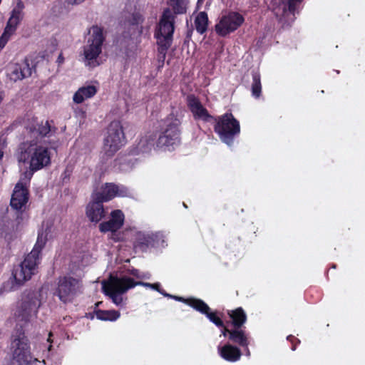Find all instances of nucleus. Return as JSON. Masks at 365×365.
I'll use <instances>...</instances> for the list:
<instances>
[{"instance_id": "nucleus-33", "label": "nucleus", "mask_w": 365, "mask_h": 365, "mask_svg": "<svg viewBox=\"0 0 365 365\" xmlns=\"http://www.w3.org/2000/svg\"><path fill=\"white\" fill-rule=\"evenodd\" d=\"M128 274L135 277L137 279H140V276H141L142 272H140L137 269H131L128 270Z\"/></svg>"}, {"instance_id": "nucleus-8", "label": "nucleus", "mask_w": 365, "mask_h": 365, "mask_svg": "<svg viewBox=\"0 0 365 365\" xmlns=\"http://www.w3.org/2000/svg\"><path fill=\"white\" fill-rule=\"evenodd\" d=\"M215 131L219 135L222 142L231 145L234 138L240 133L239 121L232 113H225L219 116L217 119H215Z\"/></svg>"}, {"instance_id": "nucleus-46", "label": "nucleus", "mask_w": 365, "mask_h": 365, "mask_svg": "<svg viewBox=\"0 0 365 365\" xmlns=\"http://www.w3.org/2000/svg\"><path fill=\"white\" fill-rule=\"evenodd\" d=\"M204 0H198L197 1V4H202Z\"/></svg>"}, {"instance_id": "nucleus-34", "label": "nucleus", "mask_w": 365, "mask_h": 365, "mask_svg": "<svg viewBox=\"0 0 365 365\" xmlns=\"http://www.w3.org/2000/svg\"><path fill=\"white\" fill-rule=\"evenodd\" d=\"M170 298H173V299H175V300L177 301H180V302H187L190 306V301L191 300H193L194 299H183L182 297H178V296H173L172 295V297Z\"/></svg>"}, {"instance_id": "nucleus-21", "label": "nucleus", "mask_w": 365, "mask_h": 365, "mask_svg": "<svg viewBox=\"0 0 365 365\" xmlns=\"http://www.w3.org/2000/svg\"><path fill=\"white\" fill-rule=\"evenodd\" d=\"M190 307H193L200 313L205 314L210 322L218 327H223V322L216 315L215 312H210V308L201 299H193L190 301Z\"/></svg>"}, {"instance_id": "nucleus-10", "label": "nucleus", "mask_w": 365, "mask_h": 365, "mask_svg": "<svg viewBox=\"0 0 365 365\" xmlns=\"http://www.w3.org/2000/svg\"><path fill=\"white\" fill-rule=\"evenodd\" d=\"M165 128L160 135L157 146L159 148H170L180 142V120L174 115H169L164 121Z\"/></svg>"}, {"instance_id": "nucleus-18", "label": "nucleus", "mask_w": 365, "mask_h": 365, "mask_svg": "<svg viewBox=\"0 0 365 365\" xmlns=\"http://www.w3.org/2000/svg\"><path fill=\"white\" fill-rule=\"evenodd\" d=\"M32 68L27 60L17 63L10 64L7 70V76L14 82L21 81L31 75Z\"/></svg>"}, {"instance_id": "nucleus-40", "label": "nucleus", "mask_w": 365, "mask_h": 365, "mask_svg": "<svg viewBox=\"0 0 365 365\" xmlns=\"http://www.w3.org/2000/svg\"><path fill=\"white\" fill-rule=\"evenodd\" d=\"M64 61V58L63 56V55L61 53L59 54L58 58H57V62L61 64V63H63Z\"/></svg>"}, {"instance_id": "nucleus-5", "label": "nucleus", "mask_w": 365, "mask_h": 365, "mask_svg": "<svg viewBox=\"0 0 365 365\" xmlns=\"http://www.w3.org/2000/svg\"><path fill=\"white\" fill-rule=\"evenodd\" d=\"M104 41L103 29L98 26H92L89 31V37L83 48L82 61L86 66L95 68L101 64L99 56Z\"/></svg>"}, {"instance_id": "nucleus-14", "label": "nucleus", "mask_w": 365, "mask_h": 365, "mask_svg": "<svg viewBox=\"0 0 365 365\" xmlns=\"http://www.w3.org/2000/svg\"><path fill=\"white\" fill-rule=\"evenodd\" d=\"M81 282L71 276L60 277L56 294L63 303L70 302L80 291Z\"/></svg>"}, {"instance_id": "nucleus-19", "label": "nucleus", "mask_w": 365, "mask_h": 365, "mask_svg": "<svg viewBox=\"0 0 365 365\" xmlns=\"http://www.w3.org/2000/svg\"><path fill=\"white\" fill-rule=\"evenodd\" d=\"M187 103L195 120L210 122L214 119V118L209 114L207 110L202 106L200 100L194 95L187 96Z\"/></svg>"}, {"instance_id": "nucleus-29", "label": "nucleus", "mask_w": 365, "mask_h": 365, "mask_svg": "<svg viewBox=\"0 0 365 365\" xmlns=\"http://www.w3.org/2000/svg\"><path fill=\"white\" fill-rule=\"evenodd\" d=\"M262 85L260 75L258 72H252V93L255 98H259L261 94Z\"/></svg>"}, {"instance_id": "nucleus-39", "label": "nucleus", "mask_w": 365, "mask_h": 365, "mask_svg": "<svg viewBox=\"0 0 365 365\" xmlns=\"http://www.w3.org/2000/svg\"><path fill=\"white\" fill-rule=\"evenodd\" d=\"M222 327H223V329H222V335H223V336H226V335H227V334H228L230 335V331L231 330H230V329H227V328L224 327V326H223Z\"/></svg>"}, {"instance_id": "nucleus-36", "label": "nucleus", "mask_w": 365, "mask_h": 365, "mask_svg": "<svg viewBox=\"0 0 365 365\" xmlns=\"http://www.w3.org/2000/svg\"><path fill=\"white\" fill-rule=\"evenodd\" d=\"M150 274L148 272H146V273L142 272L141 276H140V279H150Z\"/></svg>"}, {"instance_id": "nucleus-47", "label": "nucleus", "mask_w": 365, "mask_h": 365, "mask_svg": "<svg viewBox=\"0 0 365 365\" xmlns=\"http://www.w3.org/2000/svg\"><path fill=\"white\" fill-rule=\"evenodd\" d=\"M183 205L185 207H187V205L185 203H183Z\"/></svg>"}, {"instance_id": "nucleus-30", "label": "nucleus", "mask_w": 365, "mask_h": 365, "mask_svg": "<svg viewBox=\"0 0 365 365\" xmlns=\"http://www.w3.org/2000/svg\"><path fill=\"white\" fill-rule=\"evenodd\" d=\"M168 3L173 9L175 14H183L186 12L188 0H169Z\"/></svg>"}, {"instance_id": "nucleus-1", "label": "nucleus", "mask_w": 365, "mask_h": 365, "mask_svg": "<svg viewBox=\"0 0 365 365\" xmlns=\"http://www.w3.org/2000/svg\"><path fill=\"white\" fill-rule=\"evenodd\" d=\"M54 133L55 129L53 130L48 121H46L37 128H29L28 139L19 145V161L29 163L30 170L24 173L27 181L31 180L34 172L50 165V142L45 138L51 137Z\"/></svg>"}, {"instance_id": "nucleus-9", "label": "nucleus", "mask_w": 365, "mask_h": 365, "mask_svg": "<svg viewBox=\"0 0 365 365\" xmlns=\"http://www.w3.org/2000/svg\"><path fill=\"white\" fill-rule=\"evenodd\" d=\"M125 144L123 127L119 121H113L108 128L104 139L103 151L108 156H113Z\"/></svg>"}, {"instance_id": "nucleus-23", "label": "nucleus", "mask_w": 365, "mask_h": 365, "mask_svg": "<svg viewBox=\"0 0 365 365\" xmlns=\"http://www.w3.org/2000/svg\"><path fill=\"white\" fill-rule=\"evenodd\" d=\"M103 202L94 200L90 202L86 208V215L93 222H98L105 216Z\"/></svg>"}, {"instance_id": "nucleus-27", "label": "nucleus", "mask_w": 365, "mask_h": 365, "mask_svg": "<svg viewBox=\"0 0 365 365\" xmlns=\"http://www.w3.org/2000/svg\"><path fill=\"white\" fill-rule=\"evenodd\" d=\"M154 145V140L150 137L145 136L142 138L138 143L137 149L138 153L150 152Z\"/></svg>"}, {"instance_id": "nucleus-25", "label": "nucleus", "mask_w": 365, "mask_h": 365, "mask_svg": "<svg viewBox=\"0 0 365 365\" xmlns=\"http://www.w3.org/2000/svg\"><path fill=\"white\" fill-rule=\"evenodd\" d=\"M97 92V88L94 86H83L74 93L73 101L74 103L79 104L83 103L86 99L93 97Z\"/></svg>"}, {"instance_id": "nucleus-31", "label": "nucleus", "mask_w": 365, "mask_h": 365, "mask_svg": "<svg viewBox=\"0 0 365 365\" xmlns=\"http://www.w3.org/2000/svg\"><path fill=\"white\" fill-rule=\"evenodd\" d=\"M143 17L139 12H134L128 19V24L132 26H138L142 24Z\"/></svg>"}, {"instance_id": "nucleus-38", "label": "nucleus", "mask_w": 365, "mask_h": 365, "mask_svg": "<svg viewBox=\"0 0 365 365\" xmlns=\"http://www.w3.org/2000/svg\"><path fill=\"white\" fill-rule=\"evenodd\" d=\"M158 292H160L161 294H163L165 297H171L172 295L170 294L166 293L165 291L160 289V288L158 289Z\"/></svg>"}, {"instance_id": "nucleus-11", "label": "nucleus", "mask_w": 365, "mask_h": 365, "mask_svg": "<svg viewBox=\"0 0 365 365\" xmlns=\"http://www.w3.org/2000/svg\"><path fill=\"white\" fill-rule=\"evenodd\" d=\"M230 317L232 319L234 329L230 331L229 339L233 343L237 344L242 347H247L250 344V335L241 329V327L245 323L247 317L242 308H237L232 312Z\"/></svg>"}, {"instance_id": "nucleus-44", "label": "nucleus", "mask_w": 365, "mask_h": 365, "mask_svg": "<svg viewBox=\"0 0 365 365\" xmlns=\"http://www.w3.org/2000/svg\"><path fill=\"white\" fill-rule=\"evenodd\" d=\"M3 154H4L3 151L1 150V149H0V159L2 158Z\"/></svg>"}, {"instance_id": "nucleus-17", "label": "nucleus", "mask_w": 365, "mask_h": 365, "mask_svg": "<svg viewBox=\"0 0 365 365\" xmlns=\"http://www.w3.org/2000/svg\"><path fill=\"white\" fill-rule=\"evenodd\" d=\"M28 182L24 176L15 185L10 202L11 207L14 210L22 211L25 209L29 200V192L26 187Z\"/></svg>"}, {"instance_id": "nucleus-32", "label": "nucleus", "mask_w": 365, "mask_h": 365, "mask_svg": "<svg viewBox=\"0 0 365 365\" xmlns=\"http://www.w3.org/2000/svg\"><path fill=\"white\" fill-rule=\"evenodd\" d=\"M134 284H136V286L137 285H142V286L145 287H149V288L153 289H155L156 291H158V289L160 288V284L159 283L150 284V283H148V282H135L134 281Z\"/></svg>"}, {"instance_id": "nucleus-24", "label": "nucleus", "mask_w": 365, "mask_h": 365, "mask_svg": "<svg viewBox=\"0 0 365 365\" xmlns=\"http://www.w3.org/2000/svg\"><path fill=\"white\" fill-rule=\"evenodd\" d=\"M217 349L220 356L225 361L230 362L239 361L242 356L240 349L230 344H225L222 346H218Z\"/></svg>"}, {"instance_id": "nucleus-7", "label": "nucleus", "mask_w": 365, "mask_h": 365, "mask_svg": "<svg viewBox=\"0 0 365 365\" xmlns=\"http://www.w3.org/2000/svg\"><path fill=\"white\" fill-rule=\"evenodd\" d=\"M11 351L13 360L19 365H31L38 361L31 353L29 339L23 330H17L16 335L13 336Z\"/></svg>"}, {"instance_id": "nucleus-3", "label": "nucleus", "mask_w": 365, "mask_h": 365, "mask_svg": "<svg viewBox=\"0 0 365 365\" xmlns=\"http://www.w3.org/2000/svg\"><path fill=\"white\" fill-rule=\"evenodd\" d=\"M175 18V14L170 9H165L155 33L158 44V58L163 61H164L167 51L173 42Z\"/></svg>"}, {"instance_id": "nucleus-13", "label": "nucleus", "mask_w": 365, "mask_h": 365, "mask_svg": "<svg viewBox=\"0 0 365 365\" xmlns=\"http://www.w3.org/2000/svg\"><path fill=\"white\" fill-rule=\"evenodd\" d=\"M245 19L242 14L236 11H230L225 14L215 25V31L220 36H226L236 31L244 22Z\"/></svg>"}, {"instance_id": "nucleus-35", "label": "nucleus", "mask_w": 365, "mask_h": 365, "mask_svg": "<svg viewBox=\"0 0 365 365\" xmlns=\"http://www.w3.org/2000/svg\"><path fill=\"white\" fill-rule=\"evenodd\" d=\"M23 7H24L23 4L20 2V3L18 4L17 7L15 8L12 11V12H13L14 10H19L20 11V13H21V19H22V16H22V12H21V10L23 9Z\"/></svg>"}, {"instance_id": "nucleus-22", "label": "nucleus", "mask_w": 365, "mask_h": 365, "mask_svg": "<svg viewBox=\"0 0 365 365\" xmlns=\"http://www.w3.org/2000/svg\"><path fill=\"white\" fill-rule=\"evenodd\" d=\"M21 21V13L19 10H14L7 22L4 32L0 37V48H3L8 42L11 34L15 31L16 26Z\"/></svg>"}, {"instance_id": "nucleus-12", "label": "nucleus", "mask_w": 365, "mask_h": 365, "mask_svg": "<svg viewBox=\"0 0 365 365\" xmlns=\"http://www.w3.org/2000/svg\"><path fill=\"white\" fill-rule=\"evenodd\" d=\"M302 0H272V10L283 26H289L295 19L296 6Z\"/></svg>"}, {"instance_id": "nucleus-4", "label": "nucleus", "mask_w": 365, "mask_h": 365, "mask_svg": "<svg viewBox=\"0 0 365 365\" xmlns=\"http://www.w3.org/2000/svg\"><path fill=\"white\" fill-rule=\"evenodd\" d=\"M40 306L41 300L37 292H25L14 313L16 325L22 329L32 322L36 317Z\"/></svg>"}, {"instance_id": "nucleus-45", "label": "nucleus", "mask_w": 365, "mask_h": 365, "mask_svg": "<svg viewBox=\"0 0 365 365\" xmlns=\"http://www.w3.org/2000/svg\"><path fill=\"white\" fill-rule=\"evenodd\" d=\"M296 349V344L293 345L292 347V350L294 351Z\"/></svg>"}, {"instance_id": "nucleus-42", "label": "nucleus", "mask_w": 365, "mask_h": 365, "mask_svg": "<svg viewBox=\"0 0 365 365\" xmlns=\"http://www.w3.org/2000/svg\"><path fill=\"white\" fill-rule=\"evenodd\" d=\"M287 339V340L290 341L292 343H293L292 339H295L292 335L288 336Z\"/></svg>"}, {"instance_id": "nucleus-6", "label": "nucleus", "mask_w": 365, "mask_h": 365, "mask_svg": "<svg viewBox=\"0 0 365 365\" xmlns=\"http://www.w3.org/2000/svg\"><path fill=\"white\" fill-rule=\"evenodd\" d=\"M135 286L133 279L126 274L119 277L110 275L108 282H102L103 293L108 296L117 306L123 304V294Z\"/></svg>"}, {"instance_id": "nucleus-37", "label": "nucleus", "mask_w": 365, "mask_h": 365, "mask_svg": "<svg viewBox=\"0 0 365 365\" xmlns=\"http://www.w3.org/2000/svg\"><path fill=\"white\" fill-rule=\"evenodd\" d=\"M51 336H52V333H51V332H50V333H49V335H48V339H47L48 342H49V343H50V344H49V345L48 346V347H47V351H48V352L51 350V346H51V343L52 342V341H51Z\"/></svg>"}, {"instance_id": "nucleus-43", "label": "nucleus", "mask_w": 365, "mask_h": 365, "mask_svg": "<svg viewBox=\"0 0 365 365\" xmlns=\"http://www.w3.org/2000/svg\"><path fill=\"white\" fill-rule=\"evenodd\" d=\"M245 351H246V355L249 356L250 355V350L248 349V346L245 347Z\"/></svg>"}, {"instance_id": "nucleus-16", "label": "nucleus", "mask_w": 365, "mask_h": 365, "mask_svg": "<svg viewBox=\"0 0 365 365\" xmlns=\"http://www.w3.org/2000/svg\"><path fill=\"white\" fill-rule=\"evenodd\" d=\"M130 194L129 190L123 185L106 183L102 186L101 192H96L92 195V199L103 202H108L115 197H129Z\"/></svg>"}, {"instance_id": "nucleus-20", "label": "nucleus", "mask_w": 365, "mask_h": 365, "mask_svg": "<svg viewBox=\"0 0 365 365\" xmlns=\"http://www.w3.org/2000/svg\"><path fill=\"white\" fill-rule=\"evenodd\" d=\"M125 215L120 210H115L111 212L109 220L101 222L99 225V230L101 232H115L122 227L124 223Z\"/></svg>"}, {"instance_id": "nucleus-41", "label": "nucleus", "mask_w": 365, "mask_h": 365, "mask_svg": "<svg viewBox=\"0 0 365 365\" xmlns=\"http://www.w3.org/2000/svg\"><path fill=\"white\" fill-rule=\"evenodd\" d=\"M84 0H73V1H71V3L72 4H81V2H83Z\"/></svg>"}, {"instance_id": "nucleus-28", "label": "nucleus", "mask_w": 365, "mask_h": 365, "mask_svg": "<svg viewBox=\"0 0 365 365\" xmlns=\"http://www.w3.org/2000/svg\"><path fill=\"white\" fill-rule=\"evenodd\" d=\"M120 312L115 310L98 311L97 319L103 321H115L120 317Z\"/></svg>"}, {"instance_id": "nucleus-15", "label": "nucleus", "mask_w": 365, "mask_h": 365, "mask_svg": "<svg viewBox=\"0 0 365 365\" xmlns=\"http://www.w3.org/2000/svg\"><path fill=\"white\" fill-rule=\"evenodd\" d=\"M164 242V235L160 232H138L135 235L134 247L145 252L150 247H163Z\"/></svg>"}, {"instance_id": "nucleus-2", "label": "nucleus", "mask_w": 365, "mask_h": 365, "mask_svg": "<svg viewBox=\"0 0 365 365\" xmlns=\"http://www.w3.org/2000/svg\"><path fill=\"white\" fill-rule=\"evenodd\" d=\"M47 235L46 230L38 232L36 242L31 252L13 269L11 277L4 283L3 288L6 292L18 289L36 274L41 259V252L47 241Z\"/></svg>"}, {"instance_id": "nucleus-26", "label": "nucleus", "mask_w": 365, "mask_h": 365, "mask_svg": "<svg viewBox=\"0 0 365 365\" xmlns=\"http://www.w3.org/2000/svg\"><path fill=\"white\" fill-rule=\"evenodd\" d=\"M207 14L204 11L200 12L195 20V26L196 31L201 34L205 33L207 31Z\"/></svg>"}]
</instances>
